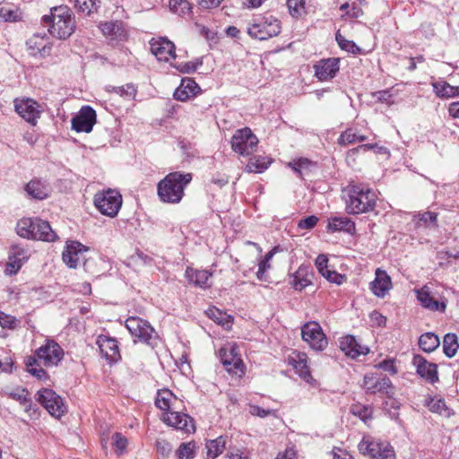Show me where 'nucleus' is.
<instances>
[{
	"label": "nucleus",
	"instance_id": "1",
	"mask_svg": "<svg viewBox=\"0 0 459 459\" xmlns=\"http://www.w3.org/2000/svg\"><path fill=\"white\" fill-rule=\"evenodd\" d=\"M192 178L191 173L180 171L169 173L157 185L160 200L165 204H179L185 195V188L192 181Z\"/></svg>",
	"mask_w": 459,
	"mask_h": 459
},
{
	"label": "nucleus",
	"instance_id": "2",
	"mask_svg": "<svg viewBox=\"0 0 459 459\" xmlns=\"http://www.w3.org/2000/svg\"><path fill=\"white\" fill-rule=\"evenodd\" d=\"M43 22L49 26V33L59 39H68L75 30V19L72 11L65 5L51 9L50 15H44Z\"/></svg>",
	"mask_w": 459,
	"mask_h": 459
},
{
	"label": "nucleus",
	"instance_id": "3",
	"mask_svg": "<svg viewBox=\"0 0 459 459\" xmlns=\"http://www.w3.org/2000/svg\"><path fill=\"white\" fill-rule=\"evenodd\" d=\"M349 200H346V212L359 214L372 211L377 195L374 191L357 185L348 186Z\"/></svg>",
	"mask_w": 459,
	"mask_h": 459
},
{
	"label": "nucleus",
	"instance_id": "4",
	"mask_svg": "<svg viewBox=\"0 0 459 459\" xmlns=\"http://www.w3.org/2000/svg\"><path fill=\"white\" fill-rule=\"evenodd\" d=\"M281 29V22L270 15L254 19L247 30L250 37L265 40L280 34Z\"/></svg>",
	"mask_w": 459,
	"mask_h": 459
},
{
	"label": "nucleus",
	"instance_id": "5",
	"mask_svg": "<svg viewBox=\"0 0 459 459\" xmlns=\"http://www.w3.org/2000/svg\"><path fill=\"white\" fill-rule=\"evenodd\" d=\"M358 448L361 454L372 459H393L395 456L394 450L388 442L374 439L370 436L363 437Z\"/></svg>",
	"mask_w": 459,
	"mask_h": 459
},
{
	"label": "nucleus",
	"instance_id": "6",
	"mask_svg": "<svg viewBox=\"0 0 459 459\" xmlns=\"http://www.w3.org/2000/svg\"><path fill=\"white\" fill-rule=\"evenodd\" d=\"M126 327L131 335L135 338L134 342L138 341L152 345L157 339L154 328L148 321L138 316L128 317L126 320Z\"/></svg>",
	"mask_w": 459,
	"mask_h": 459
},
{
	"label": "nucleus",
	"instance_id": "7",
	"mask_svg": "<svg viewBox=\"0 0 459 459\" xmlns=\"http://www.w3.org/2000/svg\"><path fill=\"white\" fill-rule=\"evenodd\" d=\"M94 204L102 214L113 218L121 208L122 196L117 191L108 189L95 195Z\"/></svg>",
	"mask_w": 459,
	"mask_h": 459
},
{
	"label": "nucleus",
	"instance_id": "8",
	"mask_svg": "<svg viewBox=\"0 0 459 459\" xmlns=\"http://www.w3.org/2000/svg\"><path fill=\"white\" fill-rule=\"evenodd\" d=\"M362 387L368 394H382L387 397H393L395 394V387L390 378L382 374H366Z\"/></svg>",
	"mask_w": 459,
	"mask_h": 459
},
{
	"label": "nucleus",
	"instance_id": "9",
	"mask_svg": "<svg viewBox=\"0 0 459 459\" xmlns=\"http://www.w3.org/2000/svg\"><path fill=\"white\" fill-rule=\"evenodd\" d=\"M257 144V137L248 127L237 130L231 138L232 150L242 156L253 153L256 150Z\"/></svg>",
	"mask_w": 459,
	"mask_h": 459
},
{
	"label": "nucleus",
	"instance_id": "10",
	"mask_svg": "<svg viewBox=\"0 0 459 459\" xmlns=\"http://www.w3.org/2000/svg\"><path fill=\"white\" fill-rule=\"evenodd\" d=\"M36 399L55 418H60L66 411L63 399L52 389L38 391Z\"/></svg>",
	"mask_w": 459,
	"mask_h": 459
},
{
	"label": "nucleus",
	"instance_id": "11",
	"mask_svg": "<svg viewBox=\"0 0 459 459\" xmlns=\"http://www.w3.org/2000/svg\"><path fill=\"white\" fill-rule=\"evenodd\" d=\"M302 340L315 351H323L328 344L322 327L316 322L306 323L301 328Z\"/></svg>",
	"mask_w": 459,
	"mask_h": 459
},
{
	"label": "nucleus",
	"instance_id": "12",
	"mask_svg": "<svg viewBox=\"0 0 459 459\" xmlns=\"http://www.w3.org/2000/svg\"><path fill=\"white\" fill-rule=\"evenodd\" d=\"M36 356L45 367L57 366L63 359L65 352L54 340L47 339L45 344L36 351Z\"/></svg>",
	"mask_w": 459,
	"mask_h": 459
},
{
	"label": "nucleus",
	"instance_id": "13",
	"mask_svg": "<svg viewBox=\"0 0 459 459\" xmlns=\"http://www.w3.org/2000/svg\"><path fill=\"white\" fill-rule=\"evenodd\" d=\"M15 111L31 126H36L41 115L40 105L32 99H16L14 100Z\"/></svg>",
	"mask_w": 459,
	"mask_h": 459
},
{
	"label": "nucleus",
	"instance_id": "14",
	"mask_svg": "<svg viewBox=\"0 0 459 459\" xmlns=\"http://www.w3.org/2000/svg\"><path fill=\"white\" fill-rule=\"evenodd\" d=\"M221 362L227 371L235 375L244 374V364L235 345H228L220 350Z\"/></svg>",
	"mask_w": 459,
	"mask_h": 459
},
{
	"label": "nucleus",
	"instance_id": "15",
	"mask_svg": "<svg viewBox=\"0 0 459 459\" xmlns=\"http://www.w3.org/2000/svg\"><path fill=\"white\" fill-rule=\"evenodd\" d=\"M152 55L160 61L169 62L176 58V47L167 38L160 37L150 41Z\"/></svg>",
	"mask_w": 459,
	"mask_h": 459
},
{
	"label": "nucleus",
	"instance_id": "16",
	"mask_svg": "<svg viewBox=\"0 0 459 459\" xmlns=\"http://www.w3.org/2000/svg\"><path fill=\"white\" fill-rule=\"evenodd\" d=\"M289 365H290L295 372L304 381L310 385H314L316 380L313 378L308 366H307V356L304 352L293 351L287 358Z\"/></svg>",
	"mask_w": 459,
	"mask_h": 459
},
{
	"label": "nucleus",
	"instance_id": "17",
	"mask_svg": "<svg viewBox=\"0 0 459 459\" xmlns=\"http://www.w3.org/2000/svg\"><path fill=\"white\" fill-rule=\"evenodd\" d=\"M96 112L90 106H83L72 119V128L76 132H91L96 123Z\"/></svg>",
	"mask_w": 459,
	"mask_h": 459
},
{
	"label": "nucleus",
	"instance_id": "18",
	"mask_svg": "<svg viewBox=\"0 0 459 459\" xmlns=\"http://www.w3.org/2000/svg\"><path fill=\"white\" fill-rule=\"evenodd\" d=\"M26 195L33 200H45L49 197L52 188L49 183L42 178H34L23 186Z\"/></svg>",
	"mask_w": 459,
	"mask_h": 459
},
{
	"label": "nucleus",
	"instance_id": "19",
	"mask_svg": "<svg viewBox=\"0 0 459 459\" xmlns=\"http://www.w3.org/2000/svg\"><path fill=\"white\" fill-rule=\"evenodd\" d=\"M87 251L88 247L78 241L67 242L62 255L63 261L68 267L76 268L84 260Z\"/></svg>",
	"mask_w": 459,
	"mask_h": 459
},
{
	"label": "nucleus",
	"instance_id": "20",
	"mask_svg": "<svg viewBox=\"0 0 459 459\" xmlns=\"http://www.w3.org/2000/svg\"><path fill=\"white\" fill-rule=\"evenodd\" d=\"M163 421L177 429L183 430L186 433L195 431L193 419L186 413H181L176 410L165 412Z\"/></svg>",
	"mask_w": 459,
	"mask_h": 459
},
{
	"label": "nucleus",
	"instance_id": "21",
	"mask_svg": "<svg viewBox=\"0 0 459 459\" xmlns=\"http://www.w3.org/2000/svg\"><path fill=\"white\" fill-rule=\"evenodd\" d=\"M96 343L99 346L100 353L108 363L112 364L120 359L121 356L116 339L100 334L98 336Z\"/></svg>",
	"mask_w": 459,
	"mask_h": 459
},
{
	"label": "nucleus",
	"instance_id": "22",
	"mask_svg": "<svg viewBox=\"0 0 459 459\" xmlns=\"http://www.w3.org/2000/svg\"><path fill=\"white\" fill-rule=\"evenodd\" d=\"M340 58L321 59L314 65L315 76L320 81L334 77L340 67Z\"/></svg>",
	"mask_w": 459,
	"mask_h": 459
},
{
	"label": "nucleus",
	"instance_id": "23",
	"mask_svg": "<svg viewBox=\"0 0 459 459\" xmlns=\"http://www.w3.org/2000/svg\"><path fill=\"white\" fill-rule=\"evenodd\" d=\"M30 55L45 57L50 54L52 45L46 35L34 34L26 42Z\"/></svg>",
	"mask_w": 459,
	"mask_h": 459
},
{
	"label": "nucleus",
	"instance_id": "24",
	"mask_svg": "<svg viewBox=\"0 0 459 459\" xmlns=\"http://www.w3.org/2000/svg\"><path fill=\"white\" fill-rule=\"evenodd\" d=\"M392 280L388 273L377 268L375 272V279L370 282V290L373 294L378 298H384L392 289Z\"/></svg>",
	"mask_w": 459,
	"mask_h": 459
},
{
	"label": "nucleus",
	"instance_id": "25",
	"mask_svg": "<svg viewBox=\"0 0 459 459\" xmlns=\"http://www.w3.org/2000/svg\"><path fill=\"white\" fill-rule=\"evenodd\" d=\"M413 364L416 367L417 373L425 380L432 384L438 380L436 364L427 361L420 355L413 358Z\"/></svg>",
	"mask_w": 459,
	"mask_h": 459
},
{
	"label": "nucleus",
	"instance_id": "26",
	"mask_svg": "<svg viewBox=\"0 0 459 459\" xmlns=\"http://www.w3.org/2000/svg\"><path fill=\"white\" fill-rule=\"evenodd\" d=\"M180 403L181 401L168 389L159 391L155 399L156 406L165 412L178 409Z\"/></svg>",
	"mask_w": 459,
	"mask_h": 459
},
{
	"label": "nucleus",
	"instance_id": "27",
	"mask_svg": "<svg viewBox=\"0 0 459 459\" xmlns=\"http://www.w3.org/2000/svg\"><path fill=\"white\" fill-rule=\"evenodd\" d=\"M416 294L418 300L424 307L431 311H445L446 304L444 302L435 300L431 296L430 290L428 286L425 285L421 289L417 290Z\"/></svg>",
	"mask_w": 459,
	"mask_h": 459
},
{
	"label": "nucleus",
	"instance_id": "28",
	"mask_svg": "<svg viewBox=\"0 0 459 459\" xmlns=\"http://www.w3.org/2000/svg\"><path fill=\"white\" fill-rule=\"evenodd\" d=\"M185 275L188 282L197 287L206 289L211 286L210 278L212 276V273L207 270H197L188 267L186 270Z\"/></svg>",
	"mask_w": 459,
	"mask_h": 459
},
{
	"label": "nucleus",
	"instance_id": "29",
	"mask_svg": "<svg viewBox=\"0 0 459 459\" xmlns=\"http://www.w3.org/2000/svg\"><path fill=\"white\" fill-rule=\"evenodd\" d=\"M100 30L109 40H123L126 37L124 25L119 21H110L101 23Z\"/></svg>",
	"mask_w": 459,
	"mask_h": 459
},
{
	"label": "nucleus",
	"instance_id": "30",
	"mask_svg": "<svg viewBox=\"0 0 459 459\" xmlns=\"http://www.w3.org/2000/svg\"><path fill=\"white\" fill-rule=\"evenodd\" d=\"M199 90L198 84L194 80L190 78L183 79L180 86L174 92V98L180 101H186L195 96Z\"/></svg>",
	"mask_w": 459,
	"mask_h": 459
},
{
	"label": "nucleus",
	"instance_id": "31",
	"mask_svg": "<svg viewBox=\"0 0 459 459\" xmlns=\"http://www.w3.org/2000/svg\"><path fill=\"white\" fill-rule=\"evenodd\" d=\"M316 266L318 272L329 281L336 284H341L342 282L343 276L328 268V258L326 255H319L316 259Z\"/></svg>",
	"mask_w": 459,
	"mask_h": 459
},
{
	"label": "nucleus",
	"instance_id": "32",
	"mask_svg": "<svg viewBox=\"0 0 459 459\" xmlns=\"http://www.w3.org/2000/svg\"><path fill=\"white\" fill-rule=\"evenodd\" d=\"M39 218H22L16 225L17 234L24 238H35V230H37L36 224L39 223Z\"/></svg>",
	"mask_w": 459,
	"mask_h": 459
},
{
	"label": "nucleus",
	"instance_id": "33",
	"mask_svg": "<svg viewBox=\"0 0 459 459\" xmlns=\"http://www.w3.org/2000/svg\"><path fill=\"white\" fill-rule=\"evenodd\" d=\"M368 352L369 348L368 346L362 345L353 335H346V357L358 359Z\"/></svg>",
	"mask_w": 459,
	"mask_h": 459
},
{
	"label": "nucleus",
	"instance_id": "34",
	"mask_svg": "<svg viewBox=\"0 0 459 459\" xmlns=\"http://www.w3.org/2000/svg\"><path fill=\"white\" fill-rule=\"evenodd\" d=\"M36 228L37 230H35V238L33 239L52 242L57 238L56 233L46 221L39 219Z\"/></svg>",
	"mask_w": 459,
	"mask_h": 459
},
{
	"label": "nucleus",
	"instance_id": "35",
	"mask_svg": "<svg viewBox=\"0 0 459 459\" xmlns=\"http://www.w3.org/2000/svg\"><path fill=\"white\" fill-rule=\"evenodd\" d=\"M436 94L440 98H455L459 96V86H452L445 81L432 84Z\"/></svg>",
	"mask_w": 459,
	"mask_h": 459
},
{
	"label": "nucleus",
	"instance_id": "36",
	"mask_svg": "<svg viewBox=\"0 0 459 459\" xmlns=\"http://www.w3.org/2000/svg\"><path fill=\"white\" fill-rule=\"evenodd\" d=\"M272 163V159L264 156H255L248 160L246 170L248 173H262Z\"/></svg>",
	"mask_w": 459,
	"mask_h": 459
},
{
	"label": "nucleus",
	"instance_id": "37",
	"mask_svg": "<svg viewBox=\"0 0 459 459\" xmlns=\"http://www.w3.org/2000/svg\"><path fill=\"white\" fill-rule=\"evenodd\" d=\"M4 393L9 398H12V399L19 402L21 404H22L26 407L30 405V399L29 398V392L21 386H17L14 388L5 387L4 389Z\"/></svg>",
	"mask_w": 459,
	"mask_h": 459
},
{
	"label": "nucleus",
	"instance_id": "38",
	"mask_svg": "<svg viewBox=\"0 0 459 459\" xmlns=\"http://www.w3.org/2000/svg\"><path fill=\"white\" fill-rule=\"evenodd\" d=\"M71 2L77 12L85 15L97 12L100 5V0H71Z\"/></svg>",
	"mask_w": 459,
	"mask_h": 459
},
{
	"label": "nucleus",
	"instance_id": "39",
	"mask_svg": "<svg viewBox=\"0 0 459 459\" xmlns=\"http://www.w3.org/2000/svg\"><path fill=\"white\" fill-rule=\"evenodd\" d=\"M439 338L433 333H426L420 335L419 339L420 348L426 351L431 352L439 346Z\"/></svg>",
	"mask_w": 459,
	"mask_h": 459
},
{
	"label": "nucleus",
	"instance_id": "40",
	"mask_svg": "<svg viewBox=\"0 0 459 459\" xmlns=\"http://www.w3.org/2000/svg\"><path fill=\"white\" fill-rule=\"evenodd\" d=\"M205 314L207 316L222 326L229 328L231 325V316L228 315L226 312H223L214 307H209Z\"/></svg>",
	"mask_w": 459,
	"mask_h": 459
},
{
	"label": "nucleus",
	"instance_id": "41",
	"mask_svg": "<svg viewBox=\"0 0 459 459\" xmlns=\"http://www.w3.org/2000/svg\"><path fill=\"white\" fill-rule=\"evenodd\" d=\"M351 413L359 418L365 424L368 425V422L372 419V408L364 404H353L350 410Z\"/></svg>",
	"mask_w": 459,
	"mask_h": 459
},
{
	"label": "nucleus",
	"instance_id": "42",
	"mask_svg": "<svg viewBox=\"0 0 459 459\" xmlns=\"http://www.w3.org/2000/svg\"><path fill=\"white\" fill-rule=\"evenodd\" d=\"M459 348L457 336L455 333H447L443 340V350L445 354L452 358L455 355Z\"/></svg>",
	"mask_w": 459,
	"mask_h": 459
},
{
	"label": "nucleus",
	"instance_id": "43",
	"mask_svg": "<svg viewBox=\"0 0 459 459\" xmlns=\"http://www.w3.org/2000/svg\"><path fill=\"white\" fill-rule=\"evenodd\" d=\"M27 371L39 380L48 378L47 372L38 365L35 357H28L25 360Z\"/></svg>",
	"mask_w": 459,
	"mask_h": 459
},
{
	"label": "nucleus",
	"instance_id": "44",
	"mask_svg": "<svg viewBox=\"0 0 459 459\" xmlns=\"http://www.w3.org/2000/svg\"><path fill=\"white\" fill-rule=\"evenodd\" d=\"M206 448L207 457L214 459L224 451L225 440L223 439L222 437L211 440L207 443Z\"/></svg>",
	"mask_w": 459,
	"mask_h": 459
},
{
	"label": "nucleus",
	"instance_id": "45",
	"mask_svg": "<svg viewBox=\"0 0 459 459\" xmlns=\"http://www.w3.org/2000/svg\"><path fill=\"white\" fill-rule=\"evenodd\" d=\"M169 7L172 13L179 16L189 14L191 12V4L187 0H169Z\"/></svg>",
	"mask_w": 459,
	"mask_h": 459
},
{
	"label": "nucleus",
	"instance_id": "46",
	"mask_svg": "<svg viewBox=\"0 0 459 459\" xmlns=\"http://www.w3.org/2000/svg\"><path fill=\"white\" fill-rule=\"evenodd\" d=\"M414 218H418L416 221L417 228L437 226V214L436 212H425L415 215Z\"/></svg>",
	"mask_w": 459,
	"mask_h": 459
},
{
	"label": "nucleus",
	"instance_id": "47",
	"mask_svg": "<svg viewBox=\"0 0 459 459\" xmlns=\"http://www.w3.org/2000/svg\"><path fill=\"white\" fill-rule=\"evenodd\" d=\"M427 406L432 412L447 417L450 415V411L443 399L431 398Z\"/></svg>",
	"mask_w": 459,
	"mask_h": 459
},
{
	"label": "nucleus",
	"instance_id": "48",
	"mask_svg": "<svg viewBox=\"0 0 459 459\" xmlns=\"http://www.w3.org/2000/svg\"><path fill=\"white\" fill-rule=\"evenodd\" d=\"M9 255L12 256V259H15L23 264L30 256V253L29 249H26L20 245H13L11 247Z\"/></svg>",
	"mask_w": 459,
	"mask_h": 459
},
{
	"label": "nucleus",
	"instance_id": "49",
	"mask_svg": "<svg viewBox=\"0 0 459 459\" xmlns=\"http://www.w3.org/2000/svg\"><path fill=\"white\" fill-rule=\"evenodd\" d=\"M292 169L297 172L298 175L302 177L305 172L309 170L310 167H312V162L307 159H299L298 160H294L289 164Z\"/></svg>",
	"mask_w": 459,
	"mask_h": 459
},
{
	"label": "nucleus",
	"instance_id": "50",
	"mask_svg": "<svg viewBox=\"0 0 459 459\" xmlns=\"http://www.w3.org/2000/svg\"><path fill=\"white\" fill-rule=\"evenodd\" d=\"M178 459H192L195 455V444L182 443L177 450Z\"/></svg>",
	"mask_w": 459,
	"mask_h": 459
},
{
	"label": "nucleus",
	"instance_id": "51",
	"mask_svg": "<svg viewBox=\"0 0 459 459\" xmlns=\"http://www.w3.org/2000/svg\"><path fill=\"white\" fill-rule=\"evenodd\" d=\"M112 91L128 100H134L136 95V89L133 84H126L120 87H113Z\"/></svg>",
	"mask_w": 459,
	"mask_h": 459
},
{
	"label": "nucleus",
	"instance_id": "52",
	"mask_svg": "<svg viewBox=\"0 0 459 459\" xmlns=\"http://www.w3.org/2000/svg\"><path fill=\"white\" fill-rule=\"evenodd\" d=\"M19 320L11 315L0 311V325L3 328L15 329L19 325Z\"/></svg>",
	"mask_w": 459,
	"mask_h": 459
},
{
	"label": "nucleus",
	"instance_id": "53",
	"mask_svg": "<svg viewBox=\"0 0 459 459\" xmlns=\"http://www.w3.org/2000/svg\"><path fill=\"white\" fill-rule=\"evenodd\" d=\"M287 5L292 16H300L305 10V0H287Z\"/></svg>",
	"mask_w": 459,
	"mask_h": 459
},
{
	"label": "nucleus",
	"instance_id": "54",
	"mask_svg": "<svg viewBox=\"0 0 459 459\" xmlns=\"http://www.w3.org/2000/svg\"><path fill=\"white\" fill-rule=\"evenodd\" d=\"M113 446L116 449V452L119 455L123 454L127 446V439L121 433H115L112 436Z\"/></svg>",
	"mask_w": 459,
	"mask_h": 459
},
{
	"label": "nucleus",
	"instance_id": "55",
	"mask_svg": "<svg viewBox=\"0 0 459 459\" xmlns=\"http://www.w3.org/2000/svg\"><path fill=\"white\" fill-rule=\"evenodd\" d=\"M317 222L318 218L315 215H310L301 219L298 223V227L301 230H311L317 224Z\"/></svg>",
	"mask_w": 459,
	"mask_h": 459
},
{
	"label": "nucleus",
	"instance_id": "56",
	"mask_svg": "<svg viewBox=\"0 0 459 459\" xmlns=\"http://www.w3.org/2000/svg\"><path fill=\"white\" fill-rule=\"evenodd\" d=\"M0 18L4 22H16L19 18L18 11L2 7L0 9Z\"/></svg>",
	"mask_w": 459,
	"mask_h": 459
},
{
	"label": "nucleus",
	"instance_id": "57",
	"mask_svg": "<svg viewBox=\"0 0 459 459\" xmlns=\"http://www.w3.org/2000/svg\"><path fill=\"white\" fill-rule=\"evenodd\" d=\"M375 367L377 368L383 369L385 371H387V372H389L393 376L396 375L397 372H398L397 371V368L394 365V359H385V360L381 361L380 363H378Z\"/></svg>",
	"mask_w": 459,
	"mask_h": 459
},
{
	"label": "nucleus",
	"instance_id": "58",
	"mask_svg": "<svg viewBox=\"0 0 459 459\" xmlns=\"http://www.w3.org/2000/svg\"><path fill=\"white\" fill-rule=\"evenodd\" d=\"M22 264L15 259H12V256L9 255L8 262L6 263L4 273L7 275H13L17 273V272L21 269Z\"/></svg>",
	"mask_w": 459,
	"mask_h": 459
},
{
	"label": "nucleus",
	"instance_id": "59",
	"mask_svg": "<svg viewBox=\"0 0 459 459\" xmlns=\"http://www.w3.org/2000/svg\"><path fill=\"white\" fill-rule=\"evenodd\" d=\"M327 230L332 232L341 231L344 230V221L342 218L334 217L329 221Z\"/></svg>",
	"mask_w": 459,
	"mask_h": 459
},
{
	"label": "nucleus",
	"instance_id": "60",
	"mask_svg": "<svg viewBox=\"0 0 459 459\" xmlns=\"http://www.w3.org/2000/svg\"><path fill=\"white\" fill-rule=\"evenodd\" d=\"M369 318L373 326H383L386 323V317L376 310L370 313Z\"/></svg>",
	"mask_w": 459,
	"mask_h": 459
},
{
	"label": "nucleus",
	"instance_id": "61",
	"mask_svg": "<svg viewBox=\"0 0 459 459\" xmlns=\"http://www.w3.org/2000/svg\"><path fill=\"white\" fill-rule=\"evenodd\" d=\"M250 412L252 415L258 416L260 418H265L269 415H275L276 411L264 410L257 405L251 406Z\"/></svg>",
	"mask_w": 459,
	"mask_h": 459
},
{
	"label": "nucleus",
	"instance_id": "62",
	"mask_svg": "<svg viewBox=\"0 0 459 459\" xmlns=\"http://www.w3.org/2000/svg\"><path fill=\"white\" fill-rule=\"evenodd\" d=\"M266 0H238L244 9H255L260 7Z\"/></svg>",
	"mask_w": 459,
	"mask_h": 459
},
{
	"label": "nucleus",
	"instance_id": "63",
	"mask_svg": "<svg viewBox=\"0 0 459 459\" xmlns=\"http://www.w3.org/2000/svg\"><path fill=\"white\" fill-rule=\"evenodd\" d=\"M346 52L353 55H365L368 51L358 47L353 41L346 40Z\"/></svg>",
	"mask_w": 459,
	"mask_h": 459
},
{
	"label": "nucleus",
	"instance_id": "64",
	"mask_svg": "<svg viewBox=\"0 0 459 459\" xmlns=\"http://www.w3.org/2000/svg\"><path fill=\"white\" fill-rule=\"evenodd\" d=\"M270 268V264L267 262V260H261L258 264V271L256 273V277L258 280L263 281L264 280V273L266 270Z\"/></svg>",
	"mask_w": 459,
	"mask_h": 459
}]
</instances>
